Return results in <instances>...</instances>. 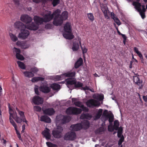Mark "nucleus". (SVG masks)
Masks as SVG:
<instances>
[{"mask_svg": "<svg viewBox=\"0 0 147 147\" xmlns=\"http://www.w3.org/2000/svg\"><path fill=\"white\" fill-rule=\"evenodd\" d=\"M76 135L73 131H69L66 133L64 136V139L66 140H73L76 139Z\"/></svg>", "mask_w": 147, "mask_h": 147, "instance_id": "nucleus-8", "label": "nucleus"}, {"mask_svg": "<svg viewBox=\"0 0 147 147\" xmlns=\"http://www.w3.org/2000/svg\"><path fill=\"white\" fill-rule=\"evenodd\" d=\"M40 90L44 93H47L50 91L51 88L46 85H42L40 87Z\"/></svg>", "mask_w": 147, "mask_h": 147, "instance_id": "nucleus-19", "label": "nucleus"}, {"mask_svg": "<svg viewBox=\"0 0 147 147\" xmlns=\"http://www.w3.org/2000/svg\"><path fill=\"white\" fill-rule=\"evenodd\" d=\"M80 108L82 109V111H84L87 112L89 110L88 108L84 106L83 105Z\"/></svg>", "mask_w": 147, "mask_h": 147, "instance_id": "nucleus-57", "label": "nucleus"}, {"mask_svg": "<svg viewBox=\"0 0 147 147\" xmlns=\"http://www.w3.org/2000/svg\"><path fill=\"white\" fill-rule=\"evenodd\" d=\"M102 10L104 14L105 17L108 19L109 18V11L107 5H101Z\"/></svg>", "mask_w": 147, "mask_h": 147, "instance_id": "nucleus-17", "label": "nucleus"}, {"mask_svg": "<svg viewBox=\"0 0 147 147\" xmlns=\"http://www.w3.org/2000/svg\"><path fill=\"white\" fill-rule=\"evenodd\" d=\"M92 117V115L90 113H82L80 116V119H87L88 120H90Z\"/></svg>", "mask_w": 147, "mask_h": 147, "instance_id": "nucleus-23", "label": "nucleus"}, {"mask_svg": "<svg viewBox=\"0 0 147 147\" xmlns=\"http://www.w3.org/2000/svg\"><path fill=\"white\" fill-rule=\"evenodd\" d=\"M51 13V11H49L48 14L44 15L43 16L44 22H49L53 18V15Z\"/></svg>", "mask_w": 147, "mask_h": 147, "instance_id": "nucleus-18", "label": "nucleus"}, {"mask_svg": "<svg viewBox=\"0 0 147 147\" xmlns=\"http://www.w3.org/2000/svg\"><path fill=\"white\" fill-rule=\"evenodd\" d=\"M16 57L18 59L20 60L21 61H22L24 59V57L22 55L20 54H18L17 55H16Z\"/></svg>", "mask_w": 147, "mask_h": 147, "instance_id": "nucleus-50", "label": "nucleus"}, {"mask_svg": "<svg viewBox=\"0 0 147 147\" xmlns=\"http://www.w3.org/2000/svg\"><path fill=\"white\" fill-rule=\"evenodd\" d=\"M63 130L62 127L59 126H57L56 129L53 130L52 131V134L54 138H59L61 137Z\"/></svg>", "mask_w": 147, "mask_h": 147, "instance_id": "nucleus-4", "label": "nucleus"}, {"mask_svg": "<svg viewBox=\"0 0 147 147\" xmlns=\"http://www.w3.org/2000/svg\"><path fill=\"white\" fill-rule=\"evenodd\" d=\"M79 45L78 43H74L73 44L72 49L73 51H77L79 48Z\"/></svg>", "mask_w": 147, "mask_h": 147, "instance_id": "nucleus-41", "label": "nucleus"}, {"mask_svg": "<svg viewBox=\"0 0 147 147\" xmlns=\"http://www.w3.org/2000/svg\"><path fill=\"white\" fill-rule=\"evenodd\" d=\"M68 13L67 11L63 12L60 15L59 18L58 24L59 26L61 25L63 23V20H66L68 18Z\"/></svg>", "mask_w": 147, "mask_h": 147, "instance_id": "nucleus-10", "label": "nucleus"}, {"mask_svg": "<svg viewBox=\"0 0 147 147\" xmlns=\"http://www.w3.org/2000/svg\"><path fill=\"white\" fill-rule=\"evenodd\" d=\"M40 120L48 123H50L51 121V119L49 117L45 115L42 116L40 118Z\"/></svg>", "mask_w": 147, "mask_h": 147, "instance_id": "nucleus-29", "label": "nucleus"}, {"mask_svg": "<svg viewBox=\"0 0 147 147\" xmlns=\"http://www.w3.org/2000/svg\"><path fill=\"white\" fill-rule=\"evenodd\" d=\"M31 70L32 73H35L37 72L38 71V69L36 67H34V68H31Z\"/></svg>", "mask_w": 147, "mask_h": 147, "instance_id": "nucleus-60", "label": "nucleus"}, {"mask_svg": "<svg viewBox=\"0 0 147 147\" xmlns=\"http://www.w3.org/2000/svg\"><path fill=\"white\" fill-rule=\"evenodd\" d=\"M34 20L36 24H40L44 22V20L43 18L37 16H34Z\"/></svg>", "mask_w": 147, "mask_h": 147, "instance_id": "nucleus-20", "label": "nucleus"}, {"mask_svg": "<svg viewBox=\"0 0 147 147\" xmlns=\"http://www.w3.org/2000/svg\"><path fill=\"white\" fill-rule=\"evenodd\" d=\"M42 134L47 140L51 138L50 130L47 128H46L45 129L42 131Z\"/></svg>", "mask_w": 147, "mask_h": 147, "instance_id": "nucleus-21", "label": "nucleus"}, {"mask_svg": "<svg viewBox=\"0 0 147 147\" xmlns=\"http://www.w3.org/2000/svg\"><path fill=\"white\" fill-rule=\"evenodd\" d=\"M109 115L110 114L108 113V111L107 110H105L104 111L102 114V116L106 118V119L105 120L107 119Z\"/></svg>", "mask_w": 147, "mask_h": 147, "instance_id": "nucleus-46", "label": "nucleus"}, {"mask_svg": "<svg viewBox=\"0 0 147 147\" xmlns=\"http://www.w3.org/2000/svg\"><path fill=\"white\" fill-rule=\"evenodd\" d=\"M8 107L9 109V113L10 115L9 118L10 122L14 127H17V125L13 120L11 118L12 117L13 119L14 118L13 108L11 107L9 103L8 105Z\"/></svg>", "mask_w": 147, "mask_h": 147, "instance_id": "nucleus-7", "label": "nucleus"}, {"mask_svg": "<svg viewBox=\"0 0 147 147\" xmlns=\"http://www.w3.org/2000/svg\"><path fill=\"white\" fill-rule=\"evenodd\" d=\"M60 0H53L52 2V4L54 7L58 5L60 2Z\"/></svg>", "mask_w": 147, "mask_h": 147, "instance_id": "nucleus-49", "label": "nucleus"}, {"mask_svg": "<svg viewBox=\"0 0 147 147\" xmlns=\"http://www.w3.org/2000/svg\"><path fill=\"white\" fill-rule=\"evenodd\" d=\"M83 86V84L80 82H77L76 80L74 85L72 86V89H76L80 87H82Z\"/></svg>", "mask_w": 147, "mask_h": 147, "instance_id": "nucleus-34", "label": "nucleus"}, {"mask_svg": "<svg viewBox=\"0 0 147 147\" xmlns=\"http://www.w3.org/2000/svg\"><path fill=\"white\" fill-rule=\"evenodd\" d=\"M76 79L74 78H71L67 79L66 80V82L67 87L69 88L72 89L73 85H74L76 83Z\"/></svg>", "mask_w": 147, "mask_h": 147, "instance_id": "nucleus-13", "label": "nucleus"}, {"mask_svg": "<svg viewBox=\"0 0 147 147\" xmlns=\"http://www.w3.org/2000/svg\"><path fill=\"white\" fill-rule=\"evenodd\" d=\"M118 129L117 130H118L117 133H123V129L122 127H119Z\"/></svg>", "mask_w": 147, "mask_h": 147, "instance_id": "nucleus-62", "label": "nucleus"}, {"mask_svg": "<svg viewBox=\"0 0 147 147\" xmlns=\"http://www.w3.org/2000/svg\"><path fill=\"white\" fill-rule=\"evenodd\" d=\"M70 129L71 130L73 131H77L80 130L82 129V124L81 123H78L72 125L70 126Z\"/></svg>", "mask_w": 147, "mask_h": 147, "instance_id": "nucleus-16", "label": "nucleus"}, {"mask_svg": "<svg viewBox=\"0 0 147 147\" xmlns=\"http://www.w3.org/2000/svg\"><path fill=\"white\" fill-rule=\"evenodd\" d=\"M63 37L65 38L71 40L74 38V35L71 33L64 32L63 34Z\"/></svg>", "mask_w": 147, "mask_h": 147, "instance_id": "nucleus-26", "label": "nucleus"}, {"mask_svg": "<svg viewBox=\"0 0 147 147\" xmlns=\"http://www.w3.org/2000/svg\"><path fill=\"white\" fill-rule=\"evenodd\" d=\"M119 125V122L118 120H115L114 122L113 127H114L115 129L117 130Z\"/></svg>", "mask_w": 147, "mask_h": 147, "instance_id": "nucleus-42", "label": "nucleus"}, {"mask_svg": "<svg viewBox=\"0 0 147 147\" xmlns=\"http://www.w3.org/2000/svg\"><path fill=\"white\" fill-rule=\"evenodd\" d=\"M20 20L22 22L26 24L30 22L32 20V18L30 17L26 14L22 15L20 17Z\"/></svg>", "mask_w": 147, "mask_h": 147, "instance_id": "nucleus-12", "label": "nucleus"}, {"mask_svg": "<svg viewBox=\"0 0 147 147\" xmlns=\"http://www.w3.org/2000/svg\"><path fill=\"white\" fill-rule=\"evenodd\" d=\"M87 15L88 16V19L90 20V21L92 22L94 20L95 18L94 17L92 13H88L87 14Z\"/></svg>", "mask_w": 147, "mask_h": 147, "instance_id": "nucleus-40", "label": "nucleus"}, {"mask_svg": "<svg viewBox=\"0 0 147 147\" xmlns=\"http://www.w3.org/2000/svg\"><path fill=\"white\" fill-rule=\"evenodd\" d=\"M46 144L48 147H57L56 144H53L51 142H47Z\"/></svg>", "mask_w": 147, "mask_h": 147, "instance_id": "nucleus-51", "label": "nucleus"}, {"mask_svg": "<svg viewBox=\"0 0 147 147\" xmlns=\"http://www.w3.org/2000/svg\"><path fill=\"white\" fill-rule=\"evenodd\" d=\"M82 129H88L90 127V123L89 121L87 120H84L82 122L81 124Z\"/></svg>", "mask_w": 147, "mask_h": 147, "instance_id": "nucleus-28", "label": "nucleus"}, {"mask_svg": "<svg viewBox=\"0 0 147 147\" xmlns=\"http://www.w3.org/2000/svg\"><path fill=\"white\" fill-rule=\"evenodd\" d=\"M56 119L57 121H60L61 123L63 124L69 122L71 120L70 118L69 117L62 115L57 116Z\"/></svg>", "mask_w": 147, "mask_h": 147, "instance_id": "nucleus-5", "label": "nucleus"}, {"mask_svg": "<svg viewBox=\"0 0 147 147\" xmlns=\"http://www.w3.org/2000/svg\"><path fill=\"white\" fill-rule=\"evenodd\" d=\"M13 119L15 120L18 123H20L23 121V122H25L27 123L28 122L27 121L24 120V119H22L21 117H18L17 116V114L16 111L14 110L13 109Z\"/></svg>", "mask_w": 147, "mask_h": 147, "instance_id": "nucleus-14", "label": "nucleus"}, {"mask_svg": "<svg viewBox=\"0 0 147 147\" xmlns=\"http://www.w3.org/2000/svg\"><path fill=\"white\" fill-rule=\"evenodd\" d=\"M78 99L77 98H72L71 99L72 102L76 107H81L83 105L82 102L78 101Z\"/></svg>", "mask_w": 147, "mask_h": 147, "instance_id": "nucleus-22", "label": "nucleus"}, {"mask_svg": "<svg viewBox=\"0 0 147 147\" xmlns=\"http://www.w3.org/2000/svg\"><path fill=\"white\" fill-rule=\"evenodd\" d=\"M143 98L144 101L147 102V95L146 96H143Z\"/></svg>", "mask_w": 147, "mask_h": 147, "instance_id": "nucleus-63", "label": "nucleus"}, {"mask_svg": "<svg viewBox=\"0 0 147 147\" xmlns=\"http://www.w3.org/2000/svg\"><path fill=\"white\" fill-rule=\"evenodd\" d=\"M55 79L57 80H61L64 79V77L63 74L57 76L55 78Z\"/></svg>", "mask_w": 147, "mask_h": 147, "instance_id": "nucleus-45", "label": "nucleus"}, {"mask_svg": "<svg viewBox=\"0 0 147 147\" xmlns=\"http://www.w3.org/2000/svg\"><path fill=\"white\" fill-rule=\"evenodd\" d=\"M83 60L81 58H80L75 64L74 67L77 69L82 64Z\"/></svg>", "mask_w": 147, "mask_h": 147, "instance_id": "nucleus-32", "label": "nucleus"}, {"mask_svg": "<svg viewBox=\"0 0 147 147\" xmlns=\"http://www.w3.org/2000/svg\"><path fill=\"white\" fill-rule=\"evenodd\" d=\"M14 128H15V130L16 131V133L17 134V135L18 136V135H19V134H20V132L17 130V127H14Z\"/></svg>", "mask_w": 147, "mask_h": 147, "instance_id": "nucleus-64", "label": "nucleus"}, {"mask_svg": "<svg viewBox=\"0 0 147 147\" xmlns=\"http://www.w3.org/2000/svg\"><path fill=\"white\" fill-rule=\"evenodd\" d=\"M20 30L21 32L19 34L18 37L22 39L26 38L30 34L29 31L24 29H23Z\"/></svg>", "mask_w": 147, "mask_h": 147, "instance_id": "nucleus-11", "label": "nucleus"}, {"mask_svg": "<svg viewBox=\"0 0 147 147\" xmlns=\"http://www.w3.org/2000/svg\"><path fill=\"white\" fill-rule=\"evenodd\" d=\"M82 112L81 109L72 107H68L66 111V113L68 115H77L80 114Z\"/></svg>", "mask_w": 147, "mask_h": 147, "instance_id": "nucleus-2", "label": "nucleus"}, {"mask_svg": "<svg viewBox=\"0 0 147 147\" xmlns=\"http://www.w3.org/2000/svg\"><path fill=\"white\" fill-rule=\"evenodd\" d=\"M23 73L25 76L28 78H32L34 76V74L31 71H25Z\"/></svg>", "mask_w": 147, "mask_h": 147, "instance_id": "nucleus-37", "label": "nucleus"}, {"mask_svg": "<svg viewBox=\"0 0 147 147\" xmlns=\"http://www.w3.org/2000/svg\"><path fill=\"white\" fill-rule=\"evenodd\" d=\"M115 129L114 127L112 125H109L108 128V130L109 131L112 132Z\"/></svg>", "mask_w": 147, "mask_h": 147, "instance_id": "nucleus-55", "label": "nucleus"}, {"mask_svg": "<svg viewBox=\"0 0 147 147\" xmlns=\"http://www.w3.org/2000/svg\"><path fill=\"white\" fill-rule=\"evenodd\" d=\"M93 98H94L99 100L100 101L102 100L104 98V95L103 94H96L93 95Z\"/></svg>", "mask_w": 147, "mask_h": 147, "instance_id": "nucleus-31", "label": "nucleus"}, {"mask_svg": "<svg viewBox=\"0 0 147 147\" xmlns=\"http://www.w3.org/2000/svg\"><path fill=\"white\" fill-rule=\"evenodd\" d=\"M133 82L135 84L138 85L139 86V89H142L144 86L142 80L140 79V78L137 76H133Z\"/></svg>", "mask_w": 147, "mask_h": 147, "instance_id": "nucleus-9", "label": "nucleus"}, {"mask_svg": "<svg viewBox=\"0 0 147 147\" xmlns=\"http://www.w3.org/2000/svg\"><path fill=\"white\" fill-rule=\"evenodd\" d=\"M17 64L18 66L21 68L22 69H25L26 68V66L24 63L20 61H18L17 62Z\"/></svg>", "mask_w": 147, "mask_h": 147, "instance_id": "nucleus-44", "label": "nucleus"}, {"mask_svg": "<svg viewBox=\"0 0 147 147\" xmlns=\"http://www.w3.org/2000/svg\"><path fill=\"white\" fill-rule=\"evenodd\" d=\"M86 104L88 107L93 108L94 107H99L100 104V102L97 100L91 99L87 101Z\"/></svg>", "mask_w": 147, "mask_h": 147, "instance_id": "nucleus-6", "label": "nucleus"}, {"mask_svg": "<svg viewBox=\"0 0 147 147\" xmlns=\"http://www.w3.org/2000/svg\"><path fill=\"white\" fill-rule=\"evenodd\" d=\"M51 88L54 90H58L60 89V86L58 84L53 83L51 85Z\"/></svg>", "mask_w": 147, "mask_h": 147, "instance_id": "nucleus-35", "label": "nucleus"}, {"mask_svg": "<svg viewBox=\"0 0 147 147\" xmlns=\"http://www.w3.org/2000/svg\"><path fill=\"white\" fill-rule=\"evenodd\" d=\"M15 26L16 28L20 30L27 28L30 30H36L38 28V26L33 22H32L31 24L26 26L23 23L20 21H18L15 23Z\"/></svg>", "mask_w": 147, "mask_h": 147, "instance_id": "nucleus-1", "label": "nucleus"}, {"mask_svg": "<svg viewBox=\"0 0 147 147\" xmlns=\"http://www.w3.org/2000/svg\"><path fill=\"white\" fill-rule=\"evenodd\" d=\"M33 102L36 105L41 104L43 103V100L40 96H35L32 99Z\"/></svg>", "mask_w": 147, "mask_h": 147, "instance_id": "nucleus-15", "label": "nucleus"}, {"mask_svg": "<svg viewBox=\"0 0 147 147\" xmlns=\"http://www.w3.org/2000/svg\"><path fill=\"white\" fill-rule=\"evenodd\" d=\"M102 109H99L97 113L95 116L94 119L96 120L99 119L101 117L102 112Z\"/></svg>", "mask_w": 147, "mask_h": 147, "instance_id": "nucleus-33", "label": "nucleus"}, {"mask_svg": "<svg viewBox=\"0 0 147 147\" xmlns=\"http://www.w3.org/2000/svg\"><path fill=\"white\" fill-rule=\"evenodd\" d=\"M109 118V121L110 123H112L114 120V115L112 113L108 117Z\"/></svg>", "mask_w": 147, "mask_h": 147, "instance_id": "nucleus-47", "label": "nucleus"}, {"mask_svg": "<svg viewBox=\"0 0 147 147\" xmlns=\"http://www.w3.org/2000/svg\"><path fill=\"white\" fill-rule=\"evenodd\" d=\"M44 113L49 115H53L55 111L53 108H49L45 109L44 111Z\"/></svg>", "mask_w": 147, "mask_h": 147, "instance_id": "nucleus-27", "label": "nucleus"}, {"mask_svg": "<svg viewBox=\"0 0 147 147\" xmlns=\"http://www.w3.org/2000/svg\"><path fill=\"white\" fill-rule=\"evenodd\" d=\"M34 91L35 94L37 95H39V92L38 90V88L37 86L35 87L34 88Z\"/></svg>", "mask_w": 147, "mask_h": 147, "instance_id": "nucleus-61", "label": "nucleus"}, {"mask_svg": "<svg viewBox=\"0 0 147 147\" xmlns=\"http://www.w3.org/2000/svg\"><path fill=\"white\" fill-rule=\"evenodd\" d=\"M61 10L59 9H57L55 11L52 15H53V18L54 16L53 24V25L56 26H59L58 23L59 21V18L60 16V14L61 13Z\"/></svg>", "mask_w": 147, "mask_h": 147, "instance_id": "nucleus-3", "label": "nucleus"}, {"mask_svg": "<svg viewBox=\"0 0 147 147\" xmlns=\"http://www.w3.org/2000/svg\"><path fill=\"white\" fill-rule=\"evenodd\" d=\"M111 16H112V18L113 19L115 22L118 26L120 25L121 24V23L117 17H115V15L114 13H113V16H112V15Z\"/></svg>", "mask_w": 147, "mask_h": 147, "instance_id": "nucleus-39", "label": "nucleus"}, {"mask_svg": "<svg viewBox=\"0 0 147 147\" xmlns=\"http://www.w3.org/2000/svg\"><path fill=\"white\" fill-rule=\"evenodd\" d=\"M10 36L11 40L14 42H16L18 40L17 37L12 34H10Z\"/></svg>", "mask_w": 147, "mask_h": 147, "instance_id": "nucleus-48", "label": "nucleus"}, {"mask_svg": "<svg viewBox=\"0 0 147 147\" xmlns=\"http://www.w3.org/2000/svg\"><path fill=\"white\" fill-rule=\"evenodd\" d=\"M64 29L65 32L69 33L71 32V26L69 22H67L66 23L64 27Z\"/></svg>", "mask_w": 147, "mask_h": 147, "instance_id": "nucleus-25", "label": "nucleus"}, {"mask_svg": "<svg viewBox=\"0 0 147 147\" xmlns=\"http://www.w3.org/2000/svg\"><path fill=\"white\" fill-rule=\"evenodd\" d=\"M44 80V78L40 77H38L33 78L32 79L31 81L32 82H34L38 81H43Z\"/></svg>", "mask_w": 147, "mask_h": 147, "instance_id": "nucleus-36", "label": "nucleus"}, {"mask_svg": "<svg viewBox=\"0 0 147 147\" xmlns=\"http://www.w3.org/2000/svg\"><path fill=\"white\" fill-rule=\"evenodd\" d=\"M16 110L18 112V113L20 117H21L22 119H24V120L25 121H26V120L25 118L24 112L23 111L19 110L17 108H16Z\"/></svg>", "mask_w": 147, "mask_h": 147, "instance_id": "nucleus-38", "label": "nucleus"}, {"mask_svg": "<svg viewBox=\"0 0 147 147\" xmlns=\"http://www.w3.org/2000/svg\"><path fill=\"white\" fill-rule=\"evenodd\" d=\"M81 48L82 51V53L84 55L85 53L87 52L88 49H86L84 46V47L81 46Z\"/></svg>", "mask_w": 147, "mask_h": 147, "instance_id": "nucleus-56", "label": "nucleus"}, {"mask_svg": "<svg viewBox=\"0 0 147 147\" xmlns=\"http://www.w3.org/2000/svg\"><path fill=\"white\" fill-rule=\"evenodd\" d=\"M134 52L137 53L138 56L141 59L142 63H144L143 57L141 53L139 51L138 48L136 47H134Z\"/></svg>", "mask_w": 147, "mask_h": 147, "instance_id": "nucleus-30", "label": "nucleus"}, {"mask_svg": "<svg viewBox=\"0 0 147 147\" xmlns=\"http://www.w3.org/2000/svg\"><path fill=\"white\" fill-rule=\"evenodd\" d=\"M140 9L139 10L138 9H136L139 12L140 14L142 19H144L145 18V12L142 11L141 9V7H140Z\"/></svg>", "mask_w": 147, "mask_h": 147, "instance_id": "nucleus-43", "label": "nucleus"}, {"mask_svg": "<svg viewBox=\"0 0 147 147\" xmlns=\"http://www.w3.org/2000/svg\"><path fill=\"white\" fill-rule=\"evenodd\" d=\"M124 138L123 136V135H122V136L121 138L119 140L118 143V145L119 146L121 145L122 142L124 141Z\"/></svg>", "mask_w": 147, "mask_h": 147, "instance_id": "nucleus-52", "label": "nucleus"}, {"mask_svg": "<svg viewBox=\"0 0 147 147\" xmlns=\"http://www.w3.org/2000/svg\"><path fill=\"white\" fill-rule=\"evenodd\" d=\"M14 49H15V50L14 51V52H15L16 54V55H17V54H20L21 52V51L19 49H18L16 47H14Z\"/></svg>", "mask_w": 147, "mask_h": 147, "instance_id": "nucleus-59", "label": "nucleus"}, {"mask_svg": "<svg viewBox=\"0 0 147 147\" xmlns=\"http://www.w3.org/2000/svg\"><path fill=\"white\" fill-rule=\"evenodd\" d=\"M53 26L50 24H47L45 26V27L47 29H51L53 28Z\"/></svg>", "mask_w": 147, "mask_h": 147, "instance_id": "nucleus-54", "label": "nucleus"}, {"mask_svg": "<svg viewBox=\"0 0 147 147\" xmlns=\"http://www.w3.org/2000/svg\"><path fill=\"white\" fill-rule=\"evenodd\" d=\"M82 89L84 90H89L91 92H93V91L92 90V89H90L89 87L88 86H86L85 87H82Z\"/></svg>", "mask_w": 147, "mask_h": 147, "instance_id": "nucleus-58", "label": "nucleus"}, {"mask_svg": "<svg viewBox=\"0 0 147 147\" xmlns=\"http://www.w3.org/2000/svg\"><path fill=\"white\" fill-rule=\"evenodd\" d=\"M34 109L35 111L37 112H40L41 110V108L38 106H34Z\"/></svg>", "mask_w": 147, "mask_h": 147, "instance_id": "nucleus-53", "label": "nucleus"}, {"mask_svg": "<svg viewBox=\"0 0 147 147\" xmlns=\"http://www.w3.org/2000/svg\"><path fill=\"white\" fill-rule=\"evenodd\" d=\"M64 78L65 77L73 78L75 77L76 73L75 71H70L63 74Z\"/></svg>", "mask_w": 147, "mask_h": 147, "instance_id": "nucleus-24", "label": "nucleus"}]
</instances>
